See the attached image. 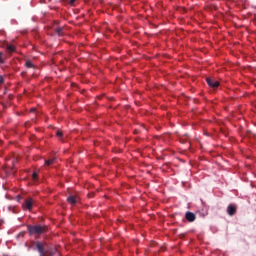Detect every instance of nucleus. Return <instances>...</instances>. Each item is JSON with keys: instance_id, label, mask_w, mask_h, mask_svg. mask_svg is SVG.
Wrapping results in <instances>:
<instances>
[{"instance_id": "nucleus-6", "label": "nucleus", "mask_w": 256, "mask_h": 256, "mask_svg": "<svg viewBox=\"0 0 256 256\" xmlns=\"http://www.w3.org/2000/svg\"><path fill=\"white\" fill-rule=\"evenodd\" d=\"M185 219H187L189 221V223H193V221H195V219H197V216H195V213L188 211L185 214Z\"/></svg>"}, {"instance_id": "nucleus-13", "label": "nucleus", "mask_w": 256, "mask_h": 256, "mask_svg": "<svg viewBox=\"0 0 256 256\" xmlns=\"http://www.w3.org/2000/svg\"><path fill=\"white\" fill-rule=\"evenodd\" d=\"M7 51H9V53H13L15 51V46L13 45H8L7 46Z\"/></svg>"}, {"instance_id": "nucleus-2", "label": "nucleus", "mask_w": 256, "mask_h": 256, "mask_svg": "<svg viewBox=\"0 0 256 256\" xmlns=\"http://www.w3.org/2000/svg\"><path fill=\"white\" fill-rule=\"evenodd\" d=\"M27 229L30 235H43V233H47L49 230L47 226L42 225H28Z\"/></svg>"}, {"instance_id": "nucleus-3", "label": "nucleus", "mask_w": 256, "mask_h": 256, "mask_svg": "<svg viewBox=\"0 0 256 256\" xmlns=\"http://www.w3.org/2000/svg\"><path fill=\"white\" fill-rule=\"evenodd\" d=\"M33 198L29 197L24 201V204L22 205L23 209H27L28 211H31L33 209Z\"/></svg>"}, {"instance_id": "nucleus-1", "label": "nucleus", "mask_w": 256, "mask_h": 256, "mask_svg": "<svg viewBox=\"0 0 256 256\" xmlns=\"http://www.w3.org/2000/svg\"><path fill=\"white\" fill-rule=\"evenodd\" d=\"M35 247L38 253H40V256H61L57 248H50L45 251V245L41 242H35Z\"/></svg>"}, {"instance_id": "nucleus-17", "label": "nucleus", "mask_w": 256, "mask_h": 256, "mask_svg": "<svg viewBox=\"0 0 256 256\" xmlns=\"http://www.w3.org/2000/svg\"><path fill=\"white\" fill-rule=\"evenodd\" d=\"M31 112H32V113H35V108H32V109H31Z\"/></svg>"}, {"instance_id": "nucleus-9", "label": "nucleus", "mask_w": 256, "mask_h": 256, "mask_svg": "<svg viewBox=\"0 0 256 256\" xmlns=\"http://www.w3.org/2000/svg\"><path fill=\"white\" fill-rule=\"evenodd\" d=\"M56 137H58V139H60L62 143L65 142V140L63 139V132L61 130L56 131Z\"/></svg>"}, {"instance_id": "nucleus-8", "label": "nucleus", "mask_w": 256, "mask_h": 256, "mask_svg": "<svg viewBox=\"0 0 256 256\" xmlns=\"http://www.w3.org/2000/svg\"><path fill=\"white\" fill-rule=\"evenodd\" d=\"M25 67H27V69H35V64H33V61L28 60L25 63Z\"/></svg>"}, {"instance_id": "nucleus-15", "label": "nucleus", "mask_w": 256, "mask_h": 256, "mask_svg": "<svg viewBox=\"0 0 256 256\" xmlns=\"http://www.w3.org/2000/svg\"><path fill=\"white\" fill-rule=\"evenodd\" d=\"M3 81H4L3 76H0V85L3 84Z\"/></svg>"}, {"instance_id": "nucleus-7", "label": "nucleus", "mask_w": 256, "mask_h": 256, "mask_svg": "<svg viewBox=\"0 0 256 256\" xmlns=\"http://www.w3.org/2000/svg\"><path fill=\"white\" fill-rule=\"evenodd\" d=\"M68 203H70V205H76L78 198L75 195H71L67 198Z\"/></svg>"}, {"instance_id": "nucleus-11", "label": "nucleus", "mask_w": 256, "mask_h": 256, "mask_svg": "<svg viewBox=\"0 0 256 256\" xmlns=\"http://www.w3.org/2000/svg\"><path fill=\"white\" fill-rule=\"evenodd\" d=\"M5 59H7V57L3 54V52H0V64L3 65V63H5Z\"/></svg>"}, {"instance_id": "nucleus-5", "label": "nucleus", "mask_w": 256, "mask_h": 256, "mask_svg": "<svg viewBox=\"0 0 256 256\" xmlns=\"http://www.w3.org/2000/svg\"><path fill=\"white\" fill-rule=\"evenodd\" d=\"M206 82L207 85H209V87H212L213 89H217V87H219V81H215L211 78H206Z\"/></svg>"}, {"instance_id": "nucleus-4", "label": "nucleus", "mask_w": 256, "mask_h": 256, "mask_svg": "<svg viewBox=\"0 0 256 256\" xmlns=\"http://www.w3.org/2000/svg\"><path fill=\"white\" fill-rule=\"evenodd\" d=\"M227 213L230 217H233V215L237 213V206H235V204H229L227 207Z\"/></svg>"}, {"instance_id": "nucleus-14", "label": "nucleus", "mask_w": 256, "mask_h": 256, "mask_svg": "<svg viewBox=\"0 0 256 256\" xmlns=\"http://www.w3.org/2000/svg\"><path fill=\"white\" fill-rule=\"evenodd\" d=\"M37 177H38L37 173L34 172V173L32 174L33 180H34V181H37Z\"/></svg>"}, {"instance_id": "nucleus-12", "label": "nucleus", "mask_w": 256, "mask_h": 256, "mask_svg": "<svg viewBox=\"0 0 256 256\" xmlns=\"http://www.w3.org/2000/svg\"><path fill=\"white\" fill-rule=\"evenodd\" d=\"M55 32L59 35V37H61V35H63V28H56Z\"/></svg>"}, {"instance_id": "nucleus-16", "label": "nucleus", "mask_w": 256, "mask_h": 256, "mask_svg": "<svg viewBox=\"0 0 256 256\" xmlns=\"http://www.w3.org/2000/svg\"><path fill=\"white\" fill-rule=\"evenodd\" d=\"M77 0H70V5H73Z\"/></svg>"}, {"instance_id": "nucleus-10", "label": "nucleus", "mask_w": 256, "mask_h": 256, "mask_svg": "<svg viewBox=\"0 0 256 256\" xmlns=\"http://www.w3.org/2000/svg\"><path fill=\"white\" fill-rule=\"evenodd\" d=\"M53 163H55V158H51V159H49V160H45V165H46L47 167L53 165Z\"/></svg>"}]
</instances>
